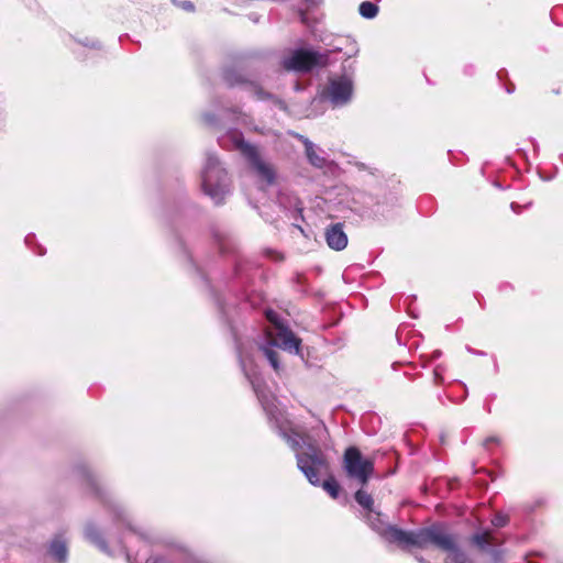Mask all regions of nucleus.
I'll list each match as a JSON object with an SVG mask.
<instances>
[{
	"instance_id": "nucleus-9",
	"label": "nucleus",
	"mask_w": 563,
	"mask_h": 563,
	"mask_svg": "<svg viewBox=\"0 0 563 563\" xmlns=\"http://www.w3.org/2000/svg\"><path fill=\"white\" fill-rule=\"evenodd\" d=\"M239 356H240L241 366H242L246 377L251 382L253 389L263 406V409L265 410L267 416H274V412L280 410L278 408V406L276 405L275 397L271 394H267L264 390L261 379L257 377L255 372H253L251 368H249V364L251 365L252 361H249V363H247L246 356H244V354L241 351L239 352Z\"/></svg>"
},
{
	"instance_id": "nucleus-7",
	"label": "nucleus",
	"mask_w": 563,
	"mask_h": 563,
	"mask_svg": "<svg viewBox=\"0 0 563 563\" xmlns=\"http://www.w3.org/2000/svg\"><path fill=\"white\" fill-rule=\"evenodd\" d=\"M343 468L349 477L365 485L374 471V465L371 460L363 457L357 448L350 446L343 455Z\"/></svg>"
},
{
	"instance_id": "nucleus-3",
	"label": "nucleus",
	"mask_w": 563,
	"mask_h": 563,
	"mask_svg": "<svg viewBox=\"0 0 563 563\" xmlns=\"http://www.w3.org/2000/svg\"><path fill=\"white\" fill-rule=\"evenodd\" d=\"M229 143L233 148L239 150L246 157L252 169L260 179L264 180L267 185H272L275 181L276 172L273 165L266 162L254 146L244 142L241 132L238 130L229 131L227 135L222 137L221 144L223 146H228Z\"/></svg>"
},
{
	"instance_id": "nucleus-21",
	"label": "nucleus",
	"mask_w": 563,
	"mask_h": 563,
	"mask_svg": "<svg viewBox=\"0 0 563 563\" xmlns=\"http://www.w3.org/2000/svg\"><path fill=\"white\" fill-rule=\"evenodd\" d=\"M444 371V367L442 365H438L435 368H434V378L438 383H441L443 380V377H442V372Z\"/></svg>"
},
{
	"instance_id": "nucleus-6",
	"label": "nucleus",
	"mask_w": 563,
	"mask_h": 563,
	"mask_svg": "<svg viewBox=\"0 0 563 563\" xmlns=\"http://www.w3.org/2000/svg\"><path fill=\"white\" fill-rule=\"evenodd\" d=\"M267 320L272 323V328L267 330L271 344L282 347L291 353H299L300 339H298L279 319L278 314L273 310H266Z\"/></svg>"
},
{
	"instance_id": "nucleus-12",
	"label": "nucleus",
	"mask_w": 563,
	"mask_h": 563,
	"mask_svg": "<svg viewBox=\"0 0 563 563\" xmlns=\"http://www.w3.org/2000/svg\"><path fill=\"white\" fill-rule=\"evenodd\" d=\"M49 551L52 555L58 561H64L67 556L66 542L59 538L55 539L51 543Z\"/></svg>"
},
{
	"instance_id": "nucleus-25",
	"label": "nucleus",
	"mask_w": 563,
	"mask_h": 563,
	"mask_svg": "<svg viewBox=\"0 0 563 563\" xmlns=\"http://www.w3.org/2000/svg\"><path fill=\"white\" fill-rule=\"evenodd\" d=\"M517 207H518V206H517L515 202H512V203H511V209H512L514 211H517V209H516Z\"/></svg>"
},
{
	"instance_id": "nucleus-5",
	"label": "nucleus",
	"mask_w": 563,
	"mask_h": 563,
	"mask_svg": "<svg viewBox=\"0 0 563 563\" xmlns=\"http://www.w3.org/2000/svg\"><path fill=\"white\" fill-rule=\"evenodd\" d=\"M340 51L335 48L332 52ZM331 51L320 53L312 49L299 48L292 51L288 56L284 57L282 65L287 70L309 71L313 67H323L328 64Z\"/></svg>"
},
{
	"instance_id": "nucleus-16",
	"label": "nucleus",
	"mask_w": 563,
	"mask_h": 563,
	"mask_svg": "<svg viewBox=\"0 0 563 563\" xmlns=\"http://www.w3.org/2000/svg\"><path fill=\"white\" fill-rule=\"evenodd\" d=\"M323 489L332 497L336 498L340 492V485L333 477H329L322 482Z\"/></svg>"
},
{
	"instance_id": "nucleus-4",
	"label": "nucleus",
	"mask_w": 563,
	"mask_h": 563,
	"mask_svg": "<svg viewBox=\"0 0 563 563\" xmlns=\"http://www.w3.org/2000/svg\"><path fill=\"white\" fill-rule=\"evenodd\" d=\"M202 190L216 203L222 202L229 192V181L225 170L214 155H208L202 170Z\"/></svg>"
},
{
	"instance_id": "nucleus-19",
	"label": "nucleus",
	"mask_w": 563,
	"mask_h": 563,
	"mask_svg": "<svg viewBox=\"0 0 563 563\" xmlns=\"http://www.w3.org/2000/svg\"><path fill=\"white\" fill-rule=\"evenodd\" d=\"M507 522V517L504 515H496L494 519L492 520V523L495 527H504Z\"/></svg>"
},
{
	"instance_id": "nucleus-15",
	"label": "nucleus",
	"mask_w": 563,
	"mask_h": 563,
	"mask_svg": "<svg viewBox=\"0 0 563 563\" xmlns=\"http://www.w3.org/2000/svg\"><path fill=\"white\" fill-rule=\"evenodd\" d=\"M358 12L363 18L373 19L377 15L378 8L369 1H364L360 4Z\"/></svg>"
},
{
	"instance_id": "nucleus-2",
	"label": "nucleus",
	"mask_w": 563,
	"mask_h": 563,
	"mask_svg": "<svg viewBox=\"0 0 563 563\" xmlns=\"http://www.w3.org/2000/svg\"><path fill=\"white\" fill-rule=\"evenodd\" d=\"M376 520L377 522H371L373 528L390 542L418 548H427L432 544L449 552L445 563H472L467 555L456 548L455 538L441 525L406 531L395 526L384 525L378 518Z\"/></svg>"
},
{
	"instance_id": "nucleus-1",
	"label": "nucleus",
	"mask_w": 563,
	"mask_h": 563,
	"mask_svg": "<svg viewBox=\"0 0 563 563\" xmlns=\"http://www.w3.org/2000/svg\"><path fill=\"white\" fill-rule=\"evenodd\" d=\"M279 434L296 452L297 466L313 486L321 484V476L328 474L329 463L316 440L305 430L294 427L282 410L268 416Z\"/></svg>"
},
{
	"instance_id": "nucleus-18",
	"label": "nucleus",
	"mask_w": 563,
	"mask_h": 563,
	"mask_svg": "<svg viewBox=\"0 0 563 563\" xmlns=\"http://www.w3.org/2000/svg\"><path fill=\"white\" fill-rule=\"evenodd\" d=\"M263 352H264L265 356L267 357V360L269 361V363L273 366V368L275 371H278L279 369V364H278V361H277L276 352H274L273 350H271L268 347H263Z\"/></svg>"
},
{
	"instance_id": "nucleus-20",
	"label": "nucleus",
	"mask_w": 563,
	"mask_h": 563,
	"mask_svg": "<svg viewBox=\"0 0 563 563\" xmlns=\"http://www.w3.org/2000/svg\"><path fill=\"white\" fill-rule=\"evenodd\" d=\"M250 92L253 93L257 99H264L266 98L268 95L265 93L261 88L258 87H250L249 88Z\"/></svg>"
},
{
	"instance_id": "nucleus-24",
	"label": "nucleus",
	"mask_w": 563,
	"mask_h": 563,
	"mask_svg": "<svg viewBox=\"0 0 563 563\" xmlns=\"http://www.w3.org/2000/svg\"><path fill=\"white\" fill-rule=\"evenodd\" d=\"M154 563H166L163 559H155Z\"/></svg>"
},
{
	"instance_id": "nucleus-8",
	"label": "nucleus",
	"mask_w": 563,
	"mask_h": 563,
	"mask_svg": "<svg viewBox=\"0 0 563 563\" xmlns=\"http://www.w3.org/2000/svg\"><path fill=\"white\" fill-rule=\"evenodd\" d=\"M354 92L353 77L347 74L334 75L329 78L324 89V98L333 107H343L351 102Z\"/></svg>"
},
{
	"instance_id": "nucleus-26",
	"label": "nucleus",
	"mask_w": 563,
	"mask_h": 563,
	"mask_svg": "<svg viewBox=\"0 0 563 563\" xmlns=\"http://www.w3.org/2000/svg\"><path fill=\"white\" fill-rule=\"evenodd\" d=\"M205 119L207 122H211V118L209 115H206Z\"/></svg>"
},
{
	"instance_id": "nucleus-14",
	"label": "nucleus",
	"mask_w": 563,
	"mask_h": 563,
	"mask_svg": "<svg viewBox=\"0 0 563 563\" xmlns=\"http://www.w3.org/2000/svg\"><path fill=\"white\" fill-rule=\"evenodd\" d=\"M355 500L364 509H366L369 512H372V507H373L374 500H373V498H372V496L369 494H367L366 492H364L362 489H358L355 493Z\"/></svg>"
},
{
	"instance_id": "nucleus-13",
	"label": "nucleus",
	"mask_w": 563,
	"mask_h": 563,
	"mask_svg": "<svg viewBox=\"0 0 563 563\" xmlns=\"http://www.w3.org/2000/svg\"><path fill=\"white\" fill-rule=\"evenodd\" d=\"M303 143L309 162L317 167H322L324 164V159L317 154L314 144L307 139L303 141Z\"/></svg>"
},
{
	"instance_id": "nucleus-17",
	"label": "nucleus",
	"mask_w": 563,
	"mask_h": 563,
	"mask_svg": "<svg viewBox=\"0 0 563 563\" xmlns=\"http://www.w3.org/2000/svg\"><path fill=\"white\" fill-rule=\"evenodd\" d=\"M472 541L477 547L485 549L490 544L489 532L476 533L472 537Z\"/></svg>"
},
{
	"instance_id": "nucleus-22",
	"label": "nucleus",
	"mask_w": 563,
	"mask_h": 563,
	"mask_svg": "<svg viewBox=\"0 0 563 563\" xmlns=\"http://www.w3.org/2000/svg\"><path fill=\"white\" fill-rule=\"evenodd\" d=\"M441 354H442V353H441V351L435 350V351L432 353L431 358H432V360L439 358V357L441 356Z\"/></svg>"
},
{
	"instance_id": "nucleus-10",
	"label": "nucleus",
	"mask_w": 563,
	"mask_h": 563,
	"mask_svg": "<svg viewBox=\"0 0 563 563\" xmlns=\"http://www.w3.org/2000/svg\"><path fill=\"white\" fill-rule=\"evenodd\" d=\"M325 240L332 250L341 251L347 245V236L340 223L330 227L325 232Z\"/></svg>"
},
{
	"instance_id": "nucleus-23",
	"label": "nucleus",
	"mask_w": 563,
	"mask_h": 563,
	"mask_svg": "<svg viewBox=\"0 0 563 563\" xmlns=\"http://www.w3.org/2000/svg\"><path fill=\"white\" fill-rule=\"evenodd\" d=\"M183 7H184V9H186V10H192V8H194V5H192V3H191V2H185Z\"/></svg>"
},
{
	"instance_id": "nucleus-11",
	"label": "nucleus",
	"mask_w": 563,
	"mask_h": 563,
	"mask_svg": "<svg viewBox=\"0 0 563 563\" xmlns=\"http://www.w3.org/2000/svg\"><path fill=\"white\" fill-rule=\"evenodd\" d=\"M85 537L88 541L97 545L102 552L110 554L108 545L106 544L98 528L95 525L88 523L85 527Z\"/></svg>"
}]
</instances>
